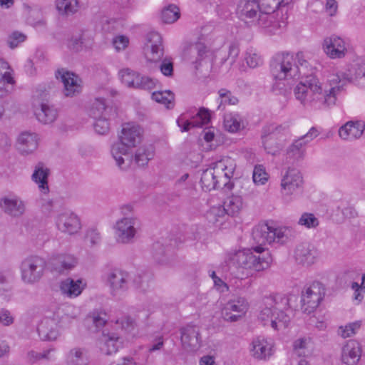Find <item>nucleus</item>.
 Returning <instances> with one entry per match:
<instances>
[{"label": "nucleus", "instance_id": "nucleus-1", "mask_svg": "<svg viewBox=\"0 0 365 365\" xmlns=\"http://www.w3.org/2000/svg\"><path fill=\"white\" fill-rule=\"evenodd\" d=\"M346 83L365 88V62L354 63L344 71L330 74L325 83L313 76L300 81L294 88L295 99L305 108L324 110L334 106Z\"/></svg>", "mask_w": 365, "mask_h": 365}, {"label": "nucleus", "instance_id": "nucleus-2", "mask_svg": "<svg viewBox=\"0 0 365 365\" xmlns=\"http://www.w3.org/2000/svg\"><path fill=\"white\" fill-rule=\"evenodd\" d=\"M309 67L310 64L302 51L295 54L285 51L276 53L270 62L271 73L275 80L273 91L284 95L287 88L283 81L299 78L306 74Z\"/></svg>", "mask_w": 365, "mask_h": 365}, {"label": "nucleus", "instance_id": "nucleus-3", "mask_svg": "<svg viewBox=\"0 0 365 365\" xmlns=\"http://www.w3.org/2000/svg\"><path fill=\"white\" fill-rule=\"evenodd\" d=\"M292 315L289 299L277 294L264 298L257 319L264 327L279 331L287 327Z\"/></svg>", "mask_w": 365, "mask_h": 365}, {"label": "nucleus", "instance_id": "nucleus-4", "mask_svg": "<svg viewBox=\"0 0 365 365\" xmlns=\"http://www.w3.org/2000/svg\"><path fill=\"white\" fill-rule=\"evenodd\" d=\"M226 261L233 266L249 271L259 272L267 269L272 257L269 251L261 245L252 247V250H240L230 252L227 255Z\"/></svg>", "mask_w": 365, "mask_h": 365}, {"label": "nucleus", "instance_id": "nucleus-5", "mask_svg": "<svg viewBox=\"0 0 365 365\" xmlns=\"http://www.w3.org/2000/svg\"><path fill=\"white\" fill-rule=\"evenodd\" d=\"M141 139L140 128L132 123L123 125L119 139L110 148V153L116 165L121 170L129 167L131 161V148L135 147Z\"/></svg>", "mask_w": 365, "mask_h": 365}, {"label": "nucleus", "instance_id": "nucleus-6", "mask_svg": "<svg viewBox=\"0 0 365 365\" xmlns=\"http://www.w3.org/2000/svg\"><path fill=\"white\" fill-rule=\"evenodd\" d=\"M293 236V230L289 227H271L263 225L254 229L252 237L262 247L266 244H284Z\"/></svg>", "mask_w": 365, "mask_h": 365}, {"label": "nucleus", "instance_id": "nucleus-7", "mask_svg": "<svg viewBox=\"0 0 365 365\" xmlns=\"http://www.w3.org/2000/svg\"><path fill=\"white\" fill-rule=\"evenodd\" d=\"M46 269V259L38 255H31L24 258L20 264L21 277L26 284L38 282L43 276Z\"/></svg>", "mask_w": 365, "mask_h": 365}, {"label": "nucleus", "instance_id": "nucleus-8", "mask_svg": "<svg viewBox=\"0 0 365 365\" xmlns=\"http://www.w3.org/2000/svg\"><path fill=\"white\" fill-rule=\"evenodd\" d=\"M325 295V287L322 283L314 281L304 287L302 292V310L308 314L314 312L323 300Z\"/></svg>", "mask_w": 365, "mask_h": 365}, {"label": "nucleus", "instance_id": "nucleus-9", "mask_svg": "<svg viewBox=\"0 0 365 365\" xmlns=\"http://www.w3.org/2000/svg\"><path fill=\"white\" fill-rule=\"evenodd\" d=\"M104 279L110 288L111 294L116 297L122 295L129 289L131 275L124 269L114 267L105 273Z\"/></svg>", "mask_w": 365, "mask_h": 365}, {"label": "nucleus", "instance_id": "nucleus-10", "mask_svg": "<svg viewBox=\"0 0 365 365\" xmlns=\"http://www.w3.org/2000/svg\"><path fill=\"white\" fill-rule=\"evenodd\" d=\"M113 228L117 242L130 244L134 241L138 232L139 220L133 216H125L116 221Z\"/></svg>", "mask_w": 365, "mask_h": 365}, {"label": "nucleus", "instance_id": "nucleus-11", "mask_svg": "<svg viewBox=\"0 0 365 365\" xmlns=\"http://www.w3.org/2000/svg\"><path fill=\"white\" fill-rule=\"evenodd\" d=\"M53 220L57 230L65 235L73 236L78 234L82 229L80 217L70 210L57 213Z\"/></svg>", "mask_w": 365, "mask_h": 365}, {"label": "nucleus", "instance_id": "nucleus-12", "mask_svg": "<svg viewBox=\"0 0 365 365\" xmlns=\"http://www.w3.org/2000/svg\"><path fill=\"white\" fill-rule=\"evenodd\" d=\"M303 183L300 171L294 168H289L281 180V194L283 199L287 202L292 200V196L302 187Z\"/></svg>", "mask_w": 365, "mask_h": 365}, {"label": "nucleus", "instance_id": "nucleus-13", "mask_svg": "<svg viewBox=\"0 0 365 365\" xmlns=\"http://www.w3.org/2000/svg\"><path fill=\"white\" fill-rule=\"evenodd\" d=\"M210 168L214 171V174L220 180L223 187L228 190L232 188L233 184L230 179L233 177L236 169V163L234 159L227 156L222 157L219 160L212 163L210 165Z\"/></svg>", "mask_w": 365, "mask_h": 365}, {"label": "nucleus", "instance_id": "nucleus-14", "mask_svg": "<svg viewBox=\"0 0 365 365\" xmlns=\"http://www.w3.org/2000/svg\"><path fill=\"white\" fill-rule=\"evenodd\" d=\"M119 76L122 83L129 88L151 90L155 86L153 79L140 76L130 68L121 69L119 71Z\"/></svg>", "mask_w": 365, "mask_h": 365}, {"label": "nucleus", "instance_id": "nucleus-15", "mask_svg": "<svg viewBox=\"0 0 365 365\" xmlns=\"http://www.w3.org/2000/svg\"><path fill=\"white\" fill-rule=\"evenodd\" d=\"M319 135V131L315 127H312L304 135L295 140L287 148V158L299 160L304 156L307 145Z\"/></svg>", "mask_w": 365, "mask_h": 365}, {"label": "nucleus", "instance_id": "nucleus-16", "mask_svg": "<svg viewBox=\"0 0 365 365\" xmlns=\"http://www.w3.org/2000/svg\"><path fill=\"white\" fill-rule=\"evenodd\" d=\"M277 13L260 11L257 21L258 26L266 32L275 34L280 33L287 26V14L282 15L279 20H276Z\"/></svg>", "mask_w": 365, "mask_h": 365}, {"label": "nucleus", "instance_id": "nucleus-17", "mask_svg": "<svg viewBox=\"0 0 365 365\" xmlns=\"http://www.w3.org/2000/svg\"><path fill=\"white\" fill-rule=\"evenodd\" d=\"M349 43L342 38L332 35L324 39L322 49L332 59L344 58L348 51Z\"/></svg>", "mask_w": 365, "mask_h": 365}, {"label": "nucleus", "instance_id": "nucleus-18", "mask_svg": "<svg viewBox=\"0 0 365 365\" xmlns=\"http://www.w3.org/2000/svg\"><path fill=\"white\" fill-rule=\"evenodd\" d=\"M56 77L61 79L64 85L65 95L72 97L81 93L82 90L81 78L73 72L65 68H59L56 72Z\"/></svg>", "mask_w": 365, "mask_h": 365}, {"label": "nucleus", "instance_id": "nucleus-19", "mask_svg": "<svg viewBox=\"0 0 365 365\" xmlns=\"http://www.w3.org/2000/svg\"><path fill=\"white\" fill-rule=\"evenodd\" d=\"M318 257V250L307 242L298 245L294 251V259L296 263L305 267L315 264Z\"/></svg>", "mask_w": 365, "mask_h": 365}, {"label": "nucleus", "instance_id": "nucleus-20", "mask_svg": "<svg viewBox=\"0 0 365 365\" xmlns=\"http://www.w3.org/2000/svg\"><path fill=\"white\" fill-rule=\"evenodd\" d=\"M248 309V303L244 297H236L229 300L222 310L225 320L235 322L244 314Z\"/></svg>", "mask_w": 365, "mask_h": 365}, {"label": "nucleus", "instance_id": "nucleus-21", "mask_svg": "<svg viewBox=\"0 0 365 365\" xmlns=\"http://www.w3.org/2000/svg\"><path fill=\"white\" fill-rule=\"evenodd\" d=\"M210 115L207 110L201 108L195 116L190 118L188 113L181 114L177 119L178 125L181 131H188L191 127H201L208 124Z\"/></svg>", "mask_w": 365, "mask_h": 365}, {"label": "nucleus", "instance_id": "nucleus-22", "mask_svg": "<svg viewBox=\"0 0 365 365\" xmlns=\"http://www.w3.org/2000/svg\"><path fill=\"white\" fill-rule=\"evenodd\" d=\"M287 125H267L263 128L262 138L264 150L267 153L276 155L280 150V145L276 142L275 135L282 131H287Z\"/></svg>", "mask_w": 365, "mask_h": 365}, {"label": "nucleus", "instance_id": "nucleus-23", "mask_svg": "<svg viewBox=\"0 0 365 365\" xmlns=\"http://www.w3.org/2000/svg\"><path fill=\"white\" fill-rule=\"evenodd\" d=\"M181 343L187 351L194 352L201 347L202 340L200 329L193 325H187L180 329Z\"/></svg>", "mask_w": 365, "mask_h": 365}, {"label": "nucleus", "instance_id": "nucleus-24", "mask_svg": "<svg viewBox=\"0 0 365 365\" xmlns=\"http://www.w3.org/2000/svg\"><path fill=\"white\" fill-rule=\"evenodd\" d=\"M146 58L150 61H158L163 56V47L161 36L155 31L148 34L145 44Z\"/></svg>", "mask_w": 365, "mask_h": 365}, {"label": "nucleus", "instance_id": "nucleus-25", "mask_svg": "<svg viewBox=\"0 0 365 365\" xmlns=\"http://www.w3.org/2000/svg\"><path fill=\"white\" fill-rule=\"evenodd\" d=\"M0 208L6 215L18 218L24 214L26 205L19 197L11 195L0 198Z\"/></svg>", "mask_w": 365, "mask_h": 365}, {"label": "nucleus", "instance_id": "nucleus-26", "mask_svg": "<svg viewBox=\"0 0 365 365\" xmlns=\"http://www.w3.org/2000/svg\"><path fill=\"white\" fill-rule=\"evenodd\" d=\"M252 356L259 360H267L274 354L273 344L262 336L255 338L251 343Z\"/></svg>", "mask_w": 365, "mask_h": 365}, {"label": "nucleus", "instance_id": "nucleus-27", "mask_svg": "<svg viewBox=\"0 0 365 365\" xmlns=\"http://www.w3.org/2000/svg\"><path fill=\"white\" fill-rule=\"evenodd\" d=\"M93 42V38L91 34L85 29H78L71 34L67 40L68 48L73 51L78 52L83 48H90Z\"/></svg>", "mask_w": 365, "mask_h": 365}, {"label": "nucleus", "instance_id": "nucleus-28", "mask_svg": "<svg viewBox=\"0 0 365 365\" xmlns=\"http://www.w3.org/2000/svg\"><path fill=\"white\" fill-rule=\"evenodd\" d=\"M361 346L358 341L350 340L343 346L341 361L346 365H356L361 358Z\"/></svg>", "mask_w": 365, "mask_h": 365}, {"label": "nucleus", "instance_id": "nucleus-29", "mask_svg": "<svg viewBox=\"0 0 365 365\" xmlns=\"http://www.w3.org/2000/svg\"><path fill=\"white\" fill-rule=\"evenodd\" d=\"M364 128L365 124L362 121H349L339 128V135L343 140H353L362 135Z\"/></svg>", "mask_w": 365, "mask_h": 365}, {"label": "nucleus", "instance_id": "nucleus-30", "mask_svg": "<svg viewBox=\"0 0 365 365\" xmlns=\"http://www.w3.org/2000/svg\"><path fill=\"white\" fill-rule=\"evenodd\" d=\"M248 123L245 118L237 112L226 113L224 116V127L230 133H235L246 128Z\"/></svg>", "mask_w": 365, "mask_h": 365}, {"label": "nucleus", "instance_id": "nucleus-31", "mask_svg": "<svg viewBox=\"0 0 365 365\" xmlns=\"http://www.w3.org/2000/svg\"><path fill=\"white\" fill-rule=\"evenodd\" d=\"M32 108L37 120L46 123V91L43 88L34 91L32 96Z\"/></svg>", "mask_w": 365, "mask_h": 365}, {"label": "nucleus", "instance_id": "nucleus-32", "mask_svg": "<svg viewBox=\"0 0 365 365\" xmlns=\"http://www.w3.org/2000/svg\"><path fill=\"white\" fill-rule=\"evenodd\" d=\"M38 144L37 135L26 132L18 138L17 148L21 155H27L36 150Z\"/></svg>", "mask_w": 365, "mask_h": 365}, {"label": "nucleus", "instance_id": "nucleus-33", "mask_svg": "<svg viewBox=\"0 0 365 365\" xmlns=\"http://www.w3.org/2000/svg\"><path fill=\"white\" fill-rule=\"evenodd\" d=\"M260 13V6L255 0H240L237 4V14L240 19L246 20L256 16Z\"/></svg>", "mask_w": 365, "mask_h": 365}, {"label": "nucleus", "instance_id": "nucleus-34", "mask_svg": "<svg viewBox=\"0 0 365 365\" xmlns=\"http://www.w3.org/2000/svg\"><path fill=\"white\" fill-rule=\"evenodd\" d=\"M121 346L119 337L115 333H106L103 331L100 339V349L107 355L116 353Z\"/></svg>", "mask_w": 365, "mask_h": 365}, {"label": "nucleus", "instance_id": "nucleus-35", "mask_svg": "<svg viewBox=\"0 0 365 365\" xmlns=\"http://www.w3.org/2000/svg\"><path fill=\"white\" fill-rule=\"evenodd\" d=\"M85 287L81 279L73 280L67 278L60 284V289L63 294L69 298H74L80 295Z\"/></svg>", "mask_w": 365, "mask_h": 365}, {"label": "nucleus", "instance_id": "nucleus-36", "mask_svg": "<svg viewBox=\"0 0 365 365\" xmlns=\"http://www.w3.org/2000/svg\"><path fill=\"white\" fill-rule=\"evenodd\" d=\"M220 180L217 178L214 174V171L210 167L204 170L201 174L200 184L202 190L209 192L212 190L223 187L220 182Z\"/></svg>", "mask_w": 365, "mask_h": 365}, {"label": "nucleus", "instance_id": "nucleus-37", "mask_svg": "<svg viewBox=\"0 0 365 365\" xmlns=\"http://www.w3.org/2000/svg\"><path fill=\"white\" fill-rule=\"evenodd\" d=\"M66 365H88L89 360L86 350L80 347L71 349L66 354Z\"/></svg>", "mask_w": 365, "mask_h": 365}, {"label": "nucleus", "instance_id": "nucleus-38", "mask_svg": "<svg viewBox=\"0 0 365 365\" xmlns=\"http://www.w3.org/2000/svg\"><path fill=\"white\" fill-rule=\"evenodd\" d=\"M56 7L61 15H72L76 13L79 8L78 0H56Z\"/></svg>", "mask_w": 365, "mask_h": 365}, {"label": "nucleus", "instance_id": "nucleus-39", "mask_svg": "<svg viewBox=\"0 0 365 365\" xmlns=\"http://www.w3.org/2000/svg\"><path fill=\"white\" fill-rule=\"evenodd\" d=\"M243 206L242 199L240 196L232 195L228 197L224 202L225 207L228 215L235 216L239 214Z\"/></svg>", "mask_w": 365, "mask_h": 365}, {"label": "nucleus", "instance_id": "nucleus-40", "mask_svg": "<svg viewBox=\"0 0 365 365\" xmlns=\"http://www.w3.org/2000/svg\"><path fill=\"white\" fill-rule=\"evenodd\" d=\"M152 99L165 106L167 108H172L174 106V94L170 91L153 92Z\"/></svg>", "mask_w": 365, "mask_h": 365}, {"label": "nucleus", "instance_id": "nucleus-41", "mask_svg": "<svg viewBox=\"0 0 365 365\" xmlns=\"http://www.w3.org/2000/svg\"><path fill=\"white\" fill-rule=\"evenodd\" d=\"M90 115L93 118L108 115V107L103 98L95 99L90 110Z\"/></svg>", "mask_w": 365, "mask_h": 365}, {"label": "nucleus", "instance_id": "nucleus-42", "mask_svg": "<svg viewBox=\"0 0 365 365\" xmlns=\"http://www.w3.org/2000/svg\"><path fill=\"white\" fill-rule=\"evenodd\" d=\"M245 60L247 66L252 68H257L263 63L261 55L253 48H250L246 51Z\"/></svg>", "mask_w": 365, "mask_h": 365}, {"label": "nucleus", "instance_id": "nucleus-43", "mask_svg": "<svg viewBox=\"0 0 365 365\" xmlns=\"http://www.w3.org/2000/svg\"><path fill=\"white\" fill-rule=\"evenodd\" d=\"M180 10L175 5H169L161 13V19L166 24H173L180 18Z\"/></svg>", "mask_w": 365, "mask_h": 365}, {"label": "nucleus", "instance_id": "nucleus-44", "mask_svg": "<svg viewBox=\"0 0 365 365\" xmlns=\"http://www.w3.org/2000/svg\"><path fill=\"white\" fill-rule=\"evenodd\" d=\"M43 11L38 7H34L29 11L27 22L34 27L43 25Z\"/></svg>", "mask_w": 365, "mask_h": 365}, {"label": "nucleus", "instance_id": "nucleus-45", "mask_svg": "<svg viewBox=\"0 0 365 365\" xmlns=\"http://www.w3.org/2000/svg\"><path fill=\"white\" fill-rule=\"evenodd\" d=\"M153 156V150L150 148L142 146L136 150L134 159L138 165L143 166L148 163Z\"/></svg>", "mask_w": 365, "mask_h": 365}, {"label": "nucleus", "instance_id": "nucleus-46", "mask_svg": "<svg viewBox=\"0 0 365 365\" xmlns=\"http://www.w3.org/2000/svg\"><path fill=\"white\" fill-rule=\"evenodd\" d=\"M63 259L61 254H53L48 261L47 262V268L51 271L56 272L59 274H63L65 272L64 266L63 264Z\"/></svg>", "mask_w": 365, "mask_h": 365}, {"label": "nucleus", "instance_id": "nucleus-47", "mask_svg": "<svg viewBox=\"0 0 365 365\" xmlns=\"http://www.w3.org/2000/svg\"><path fill=\"white\" fill-rule=\"evenodd\" d=\"M43 165V163H39L31 176L32 180L38 184L40 189L46 187V170Z\"/></svg>", "mask_w": 365, "mask_h": 365}, {"label": "nucleus", "instance_id": "nucleus-48", "mask_svg": "<svg viewBox=\"0 0 365 365\" xmlns=\"http://www.w3.org/2000/svg\"><path fill=\"white\" fill-rule=\"evenodd\" d=\"M84 240L88 243L89 247H93L100 245L101 242V236L96 228L90 227L86 231Z\"/></svg>", "mask_w": 365, "mask_h": 365}, {"label": "nucleus", "instance_id": "nucleus-49", "mask_svg": "<svg viewBox=\"0 0 365 365\" xmlns=\"http://www.w3.org/2000/svg\"><path fill=\"white\" fill-rule=\"evenodd\" d=\"M218 93L220 98V103L218 106L219 109L223 105H236L239 102L238 98L232 95L231 91L225 88L219 90Z\"/></svg>", "mask_w": 365, "mask_h": 365}, {"label": "nucleus", "instance_id": "nucleus-50", "mask_svg": "<svg viewBox=\"0 0 365 365\" xmlns=\"http://www.w3.org/2000/svg\"><path fill=\"white\" fill-rule=\"evenodd\" d=\"M298 224L307 229L316 228L319 225V220L312 213H303L298 220Z\"/></svg>", "mask_w": 365, "mask_h": 365}, {"label": "nucleus", "instance_id": "nucleus-51", "mask_svg": "<svg viewBox=\"0 0 365 365\" xmlns=\"http://www.w3.org/2000/svg\"><path fill=\"white\" fill-rule=\"evenodd\" d=\"M361 322L357 321L349 323L346 326H341L339 329V334L343 338L351 337L355 334L361 327Z\"/></svg>", "mask_w": 365, "mask_h": 365}, {"label": "nucleus", "instance_id": "nucleus-52", "mask_svg": "<svg viewBox=\"0 0 365 365\" xmlns=\"http://www.w3.org/2000/svg\"><path fill=\"white\" fill-rule=\"evenodd\" d=\"M207 49L206 46L203 43L197 42L193 45H191L185 52V55L187 53L191 56H197L195 60L197 63L200 59H201L206 53Z\"/></svg>", "mask_w": 365, "mask_h": 365}, {"label": "nucleus", "instance_id": "nucleus-53", "mask_svg": "<svg viewBox=\"0 0 365 365\" xmlns=\"http://www.w3.org/2000/svg\"><path fill=\"white\" fill-rule=\"evenodd\" d=\"M268 178L269 175L262 165H258L255 167L252 174V179L255 184L264 185L268 180Z\"/></svg>", "mask_w": 365, "mask_h": 365}, {"label": "nucleus", "instance_id": "nucleus-54", "mask_svg": "<svg viewBox=\"0 0 365 365\" xmlns=\"http://www.w3.org/2000/svg\"><path fill=\"white\" fill-rule=\"evenodd\" d=\"M13 70L10 68L8 63L0 59V81H6L7 83H15L13 77Z\"/></svg>", "mask_w": 365, "mask_h": 365}, {"label": "nucleus", "instance_id": "nucleus-55", "mask_svg": "<svg viewBox=\"0 0 365 365\" xmlns=\"http://www.w3.org/2000/svg\"><path fill=\"white\" fill-rule=\"evenodd\" d=\"M94 119L95 123H93V127L96 132L100 135L107 134L110 130V124L107 116L99 117Z\"/></svg>", "mask_w": 365, "mask_h": 365}, {"label": "nucleus", "instance_id": "nucleus-56", "mask_svg": "<svg viewBox=\"0 0 365 365\" xmlns=\"http://www.w3.org/2000/svg\"><path fill=\"white\" fill-rule=\"evenodd\" d=\"M26 39V36L19 31H14L9 36L7 39V43L9 48L14 49L19 46V45L24 42Z\"/></svg>", "mask_w": 365, "mask_h": 365}, {"label": "nucleus", "instance_id": "nucleus-57", "mask_svg": "<svg viewBox=\"0 0 365 365\" xmlns=\"http://www.w3.org/2000/svg\"><path fill=\"white\" fill-rule=\"evenodd\" d=\"M227 212L223 206L212 207L207 212V218L210 222H220Z\"/></svg>", "mask_w": 365, "mask_h": 365}, {"label": "nucleus", "instance_id": "nucleus-58", "mask_svg": "<svg viewBox=\"0 0 365 365\" xmlns=\"http://www.w3.org/2000/svg\"><path fill=\"white\" fill-rule=\"evenodd\" d=\"M260 11L279 13L280 11L277 0H259Z\"/></svg>", "mask_w": 365, "mask_h": 365}, {"label": "nucleus", "instance_id": "nucleus-59", "mask_svg": "<svg viewBox=\"0 0 365 365\" xmlns=\"http://www.w3.org/2000/svg\"><path fill=\"white\" fill-rule=\"evenodd\" d=\"M309 343V339L308 338H299L294 341L293 347L294 350L299 356L305 354L304 349L307 348Z\"/></svg>", "mask_w": 365, "mask_h": 365}, {"label": "nucleus", "instance_id": "nucleus-60", "mask_svg": "<svg viewBox=\"0 0 365 365\" xmlns=\"http://www.w3.org/2000/svg\"><path fill=\"white\" fill-rule=\"evenodd\" d=\"M129 44V38L123 35H119L113 38V46L117 51L125 49Z\"/></svg>", "mask_w": 365, "mask_h": 365}, {"label": "nucleus", "instance_id": "nucleus-61", "mask_svg": "<svg viewBox=\"0 0 365 365\" xmlns=\"http://www.w3.org/2000/svg\"><path fill=\"white\" fill-rule=\"evenodd\" d=\"M65 272L73 269L78 264V259L71 254H61Z\"/></svg>", "mask_w": 365, "mask_h": 365}, {"label": "nucleus", "instance_id": "nucleus-62", "mask_svg": "<svg viewBox=\"0 0 365 365\" xmlns=\"http://www.w3.org/2000/svg\"><path fill=\"white\" fill-rule=\"evenodd\" d=\"M240 49L238 44L232 43L230 45L227 58V61H229L230 64L232 65L236 62L240 55Z\"/></svg>", "mask_w": 365, "mask_h": 365}, {"label": "nucleus", "instance_id": "nucleus-63", "mask_svg": "<svg viewBox=\"0 0 365 365\" xmlns=\"http://www.w3.org/2000/svg\"><path fill=\"white\" fill-rule=\"evenodd\" d=\"M51 325L49 331L47 333V341H55L59 336V329L53 319L47 321V325Z\"/></svg>", "mask_w": 365, "mask_h": 365}, {"label": "nucleus", "instance_id": "nucleus-64", "mask_svg": "<svg viewBox=\"0 0 365 365\" xmlns=\"http://www.w3.org/2000/svg\"><path fill=\"white\" fill-rule=\"evenodd\" d=\"M14 322V317L11 312L6 309H0V324L5 327H9Z\"/></svg>", "mask_w": 365, "mask_h": 365}]
</instances>
